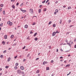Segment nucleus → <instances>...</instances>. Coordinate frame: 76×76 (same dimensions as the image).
I'll use <instances>...</instances> for the list:
<instances>
[{
	"mask_svg": "<svg viewBox=\"0 0 76 76\" xmlns=\"http://www.w3.org/2000/svg\"><path fill=\"white\" fill-rule=\"evenodd\" d=\"M17 44L16 43H14L12 45V46H13V47H14V46H16Z\"/></svg>",
	"mask_w": 76,
	"mask_h": 76,
	"instance_id": "f8f14e48",
	"label": "nucleus"
},
{
	"mask_svg": "<svg viewBox=\"0 0 76 76\" xmlns=\"http://www.w3.org/2000/svg\"><path fill=\"white\" fill-rule=\"evenodd\" d=\"M23 62L25 61H26V59H23Z\"/></svg>",
	"mask_w": 76,
	"mask_h": 76,
	"instance_id": "5fc2aeb1",
	"label": "nucleus"
},
{
	"mask_svg": "<svg viewBox=\"0 0 76 76\" xmlns=\"http://www.w3.org/2000/svg\"><path fill=\"white\" fill-rule=\"evenodd\" d=\"M46 10H47V8H45L43 10V11L44 12H45V11H46Z\"/></svg>",
	"mask_w": 76,
	"mask_h": 76,
	"instance_id": "cd10ccee",
	"label": "nucleus"
},
{
	"mask_svg": "<svg viewBox=\"0 0 76 76\" xmlns=\"http://www.w3.org/2000/svg\"><path fill=\"white\" fill-rule=\"evenodd\" d=\"M6 50H5V51H4L3 52V53H6Z\"/></svg>",
	"mask_w": 76,
	"mask_h": 76,
	"instance_id": "e433bc0d",
	"label": "nucleus"
},
{
	"mask_svg": "<svg viewBox=\"0 0 76 76\" xmlns=\"http://www.w3.org/2000/svg\"><path fill=\"white\" fill-rule=\"evenodd\" d=\"M71 22V20H69L68 21L69 23H70Z\"/></svg>",
	"mask_w": 76,
	"mask_h": 76,
	"instance_id": "a18cd8bd",
	"label": "nucleus"
},
{
	"mask_svg": "<svg viewBox=\"0 0 76 76\" xmlns=\"http://www.w3.org/2000/svg\"><path fill=\"white\" fill-rule=\"evenodd\" d=\"M11 58L10 57H9L8 59V61H9L10 60Z\"/></svg>",
	"mask_w": 76,
	"mask_h": 76,
	"instance_id": "4468645a",
	"label": "nucleus"
},
{
	"mask_svg": "<svg viewBox=\"0 0 76 76\" xmlns=\"http://www.w3.org/2000/svg\"><path fill=\"white\" fill-rule=\"evenodd\" d=\"M69 33H70V32H67L66 33V35H68L69 34Z\"/></svg>",
	"mask_w": 76,
	"mask_h": 76,
	"instance_id": "49530a36",
	"label": "nucleus"
},
{
	"mask_svg": "<svg viewBox=\"0 0 76 76\" xmlns=\"http://www.w3.org/2000/svg\"><path fill=\"white\" fill-rule=\"evenodd\" d=\"M29 12L30 13H33L34 12L33 11V9H31L29 10Z\"/></svg>",
	"mask_w": 76,
	"mask_h": 76,
	"instance_id": "f257e3e1",
	"label": "nucleus"
},
{
	"mask_svg": "<svg viewBox=\"0 0 76 76\" xmlns=\"http://www.w3.org/2000/svg\"><path fill=\"white\" fill-rule=\"evenodd\" d=\"M55 35H56V33L55 32H53L52 34V36L54 37V36H55Z\"/></svg>",
	"mask_w": 76,
	"mask_h": 76,
	"instance_id": "39448f33",
	"label": "nucleus"
},
{
	"mask_svg": "<svg viewBox=\"0 0 76 76\" xmlns=\"http://www.w3.org/2000/svg\"><path fill=\"white\" fill-rule=\"evenodd\" d=\"M26 12V10H23V13H25Z\"/></svg>",
	"mask_w": 76,
	"mask_h": 76,
	"instance_id": "393cba45",
	"label": "nucleus"
},
{
	"mask_svg": "<svg viewBox=\"0 0 76 76\" xmlns=\"http://www.w3.org/2000/svg\"><path fill=\"white\" fill-rule=\"evenodd\" d=\"M28 25H26L25 26V28H28Z\"/></svg>",
	"mask_w": 76,
	"mask_h": 76,
	"instance_id": "dca6fc26",
	"label": "nucleus"
},
{
	"mask_svg": "<svg viewBox=\"0 0 76 76\" xmlns=\"http://www.w3.org/2000/svg\"><path fill=\"white\" fill-rule=\"evenodd\" d=\"M3 57H4V56L3 55H1V56H0L1 58H3Z\"/></svg>",
	"mask_w": 76,
	"mask_h": 76,
	"instance_id": "aec40b11",
	"label": "nucleus"
},
{
	"mask_svg": "<svg viewBox=\"0 0 76 76\" xmlns=\"http://www.w3.org/2000/svg\"><path fill=\"white\" fill-rule=\"evenodd\" d=\"M39 60V58H37L36 59V60Z\"/></svg>",
	"mask_w": 76,
	"mask_h": 76,
	"instance_id": "13d9d810",
	"label": "nucleus"
},
{
	"mask_svg": "<svg viewBox=\"0 0 76 76\" xmlns=\"http://www.w3.org/2000/svg\"><path fill=\"white\" fill-rule=\"evenodd\" d=\"M45 1H46V0H45L44 1H42V3H45Z\"/></svg>",
	"mask_w": 76,
	"mask_h": 76,
	"instance_id": "7c9ffc66",
	"label": "nucleus"
},
{
	"mask_svg": "<svg viewBox=\"0 0 76 76\" xmlns=\"http://www.w3.org/2000/svg\"><path fill=\"white\" fill-rule=\"evenodd\" d=\"M3 15H5V11L4 10L3 12Z\"/></svg>",
	"mask_w": 76,
	"mask_h": 76,
	"instance_id": "bb28decb",
	"label": "nucleus"
},
{
	"mask_svg": "<svg viewBox=\"0 0 76 76\" xmlns=\"http://www.w3.org/2000/svg\"><path fill=\"white\" fill-rule=\"evenodd\" d=\"M14 68L15 69H18V67H17V66H15L14 67Z\"/></svg>",
	"mask_w": 76,
	"mask_h": 76,
	"instance_id": "c9c22d12",
	"label": "nucleus"
},
{
	"mask_svg": "<svg viewBox=\"0 0 76 76\" xmlns=\"http://www.w3.org/2000/svg\"><path fill=\"white\" fill-rule=\"evenodd\" d=\"M74 48H76V45H75Z\"/></svg>",
	"mask_w": 76,
	"mask_h": 76,
	"instance_id": "0e129e2a",
	"label": "nucleus"
},
{
	"mask_svg": "<svg viewBox=\"0 0 76 76\" xmlns=\"http://www.w3.org/2000/svg\"><path fill=\"white\" fill-rule=\"evenodd\" d=\"M36 72L37 73H39V69H38L36 71Z\"/></svg>",
	"mask_w": 76,
	"mask_h": 76,
	"instance_id": "9d476101",
	"label": "nucleus"
},
{
	"mask_svg": "<svg viewBox=\"0 0 76 76\" xmlns=\"http://www.w3.org/2000/svg\"><path fill=\"white\" fill-rule=\"evenodd\" d=\"M20 68L22 70H24V67H23V66H21L20 67Z\"/></svg>",
	"mask_w": 76,
	"mask_h": 76,
	"instance_id": "20e7f679",
	"label": "nucleus"
},
{
	"mask_svg": "<svg viewBox=\"0 0 76 76\" xmlns=\"http://www.w3.org/2000/svg\"><path fill=\"white\" fill-rule=\"evenodd\" d=\"M51 23H52V22L51 21H50L48 23V25H50V24H51Z\"/></svg>",
	"mask_w": 76,
	"mask_h": 76,
	"instance_id": "c756f323",
	"label": "nucleus"
},
{
	"mask_svg": "<svg viewBox=\"0 0 76 76\" xmlns=\"http://www.w3.org/2000/svg\"><path fill=\"white\" fill-rule=\"evenodd\" d=\"M19 5V3H17L16 4V6H18Z\"/></svg>",
	"mask_w": 76,
	"mask_h": 76,
	"instance_id": "e2e57ef3",
	"label": "nucleus"
},
{
	"mask_svg": "<svg viewBox=\"0 0 76 76\" xmlns=\"http://www.w3.org/2000/svg\"><path fill=\"white\" fill-rule=\"evenodd\" d=\"M58 10L56 9L55 10V12L56 13H58Z\"/></svg>",
	"mask_w": 76,
	"mask_h": 76,
	"instance_id": "4be33fe9",
	"label": "nucleus"
},
{
	"mask_svg": "<svg viewBox=\"0 0 76 76\" xmlns=\"http://www.w3.org/2000/svg\"><path fill=\"white\" fill-rule=\"evenodd\" d=\"M3 26V23L0 24V26Z\"/></svg>",
	"mask_w": 76,
	"mask_h": 76,
	"instance_id": "37998d69",
	"label": "nucleus"
},
{
	"mask_svg": "<svg viewBox=\"0 0 76 76\" xmlns=\"http://www.w3.org/2000/svg\"><path fill=\"white\" fill-rule=\"evenodd\" d=\"M18 57V56H16L14 57V58H17V57Z\"/></svg>",
	"mask_w": 76,
	"mask_h": 76,
	"instance_id": "3c124183",
	"label": "nucleus"
},
{
	"mask_svg": "<svg viewBox=\"0 0 76 76\" xmlns=\"http://www.w3.org/2000/svg\"><path fill=\"white\" fill-rule=\"evenodd\" d=\"M38 11H39V13H41V9H39L38 10Z\"/></svg>",
	"mask_w": 76,
	"mask_h": 76,
	"instance_id": "f3484780",
	"label": "nucleus"
},
{
	"mask_svg": "<svg viewBox=\"0 0 76 76\" xmlns=\"http://www.w3.org/2000/svg\"><path fill=\"white\" fill-rule=\"evenodd\" d=\"M70 50H66V51H65V52H66V53H67V52H69V51Z\"/></svg>",
	"mask_w": 76,
	"mask_h": 76,
	"instance_id": "58836bf2",
	"label": "nucleus"
},
{
	"mask_svg": "<svg viewBox=\"0 0 76 76\" xmlns=\"http://www.w3.org/2000/svg\"><path fill=\"white\" fill-rule=\"evenodd\" d=\"M71 9V7H69L68 8V9Z\"/></svg>",
	"mask_w": 76,
	"mask_h": 76,
	"instance_id": "4c0bfd02",
	"label": "nucleus"
},
{
	"mask_svg": "<svg viewBox=\"0 0 76 76\" xmlns=\"http://www.w3.org/2000/svg\"><path fill=\"white\" fill-rule=\"evenodd\" d=\"M54 75H55V72H53L52 75V76H54Z\"/></svg>",
	"mask_w": 76,
	"mask_h": 76,
	"instance_id": "412c9836",
	"label": "nucleus"
},
{
	"mask_svg": "<svg viewBox=\"0 0 76 76\" xmlns=\"http://www.w3.org/2000/svg\"><path fill=\"white\" fill-rule=\"evenodd\" d=\"M63 8H66V6L65 5H64L63 6Z\"/></svg>",
	"mask_w": 76,
	"mask_h": 76,
	"instance_id": "052dcab7",
	"label": "nucleus"
},
{
	"mask_svg": "<svg viewBox=\"0 0 76 76\" xmlns=\"http://www.w3.org/2000/svg\"><path fill=\"white\" fill-rule=\"evenodd\" d=\"M10 23V21H9L7 22V23L8 25H9Z\"/></svg>",
	"mask_w": 76,
	"mask_h": 76,
	"instance_id": "a878e982",
	"label": "nucleus"
},
{
	"mask_svg": "<svg viewBox=\"0 0 76 76\" xmlns=\"http://www.w3.org/2000/svg\"><path fill=\"white\" fill-rule=\"evenodd\" d=\"M37 34V33H35L34 34V37H35V35H36Z\"/></svg>",
	"mask_w": 76,
	"mask_h": 76,
	"instance_id": "2f4dec72",
	"label": "nucleus"
},
{
	"mask_svg": "<svg viewBox=\"0 0 76 76\" xmlns=\"http://www.w3.org/2000/svg\"><path fill=\"white\" fill-rule=\"evenodd\" d=\"M2 11V8H1L0 9V11L1 12Z\"/></svg>",
	"mask_w": 76,
	"mask_h": 76,
	"instance_id": "864d4df0",
	"label": "nucleus"
},
{
	"mask_svg": "<svg viewBox=\"0 0 76 76\" xmlns=\"http://www.w3.org/2000/svg\"><path fill=\"white\" fill-rule=\"evenodd\" d=\"M67 44H68V45H69V47H71L72 45H71L70 43H67Z\"/></svg>",
	"mask_w": 76,
	"mask_h": 76,
	"instance_id": "6e6552de",
	"label": "nucleus"
},
{
	"mask_svg": "<svg viewBox=\"0 0 76 76\" xmlns=\"http://www.w3.org/2000/svg\"><path fill=\"white\" fill-rule=\"evenodd\" d=\"M70 66V64H68L66 65V66L65 67H69V66Z\"/></svg>",
	"mask_w": 76,
	"mask_h": 76,
	"instance_id": "2eb2a0df",
	"label": "nucleus"
},
{
	"mask_svg": "<svg viewBox=\"0 0 76 76\" xmlns=\"http://www.w3.org/2000/svg\"><path fill=\"white\" fill-rule=\"evenodd\" d=\"M12 24L13 23H12V22H10V23L9 24V25H10V26H11L12 25Z\"/></svg>",
	"mask_w": 76,
	"mask_h": 76,
	"instance_id": "6ab92c4d",
	"label": "nucleus"
},
{
	"mask_svg": "<svg viewBox=\"0 0 76 76\" xmlns=\"http://www.w3.org/2000/svg\"><path fill=\"white\" fill-rule=\"evenodd\" d=\"M53 62H54V61H53V60H52L51 61V63H53Z\"/></svg>",
	"mask_w": 76,
	"mask_h": 76,
	"instance_id": "de8ad7c7",
	"label": "nucleus"
},
{
	"mask_svg": "<svg viewBox=\"0 0 76 76\" xmlns=\"http://www.w3.org/2000/svg\"><path fill=\"white\" fill-rule=\"evenodd\" d=\"M48 1H49V0H47L46 2H45V3H47L48 2Z\"/></svg>",
	"mask_w": 76,
	"mask_h": 76,
	"instance_id": "a19ab883",
	"label": "nucleus"
},
{
	"mask_svg": "<svg viewBox=\"0 0 76 76\" xmlns=\"http://www.w3.org/2000/svg\"><path fill=\"white\" fill-rule=\"evenodd\" d=\"M62 22V19H61L60 20V21L59 22L60 24H61V23Z\"/></svg>",
	"mask_w": 76,
	"mask_h": 76,
	"instance_id": "a211bd4d",
	"label": "nucleus"
},
{
	"mask_svg": "<svg viewBox=\"0 0 76 76\" xmlns=\"http://www.w3.org/2000/svg\"><path fill=\"white\" fill-rule=\"evenodd\" d=\"M34 40L35 41H37V40H38V38H37V37L35 38L34 39Z\"/></svg>",
	"mask_w": 76,
	"mask_h": 76,
	"instance_id": "5701e85b",
	"label": "nucleus"
},
{
	"mask_svg": "<svg viewBox=\"0 0 76 76\" xmlns=\"http://www.w3.org/2000/svg\"><path fill=\"white\" fill-rule=\"evenodd\" d=\"M47 63H48V62L46 61H44L43 63V65H44L45 64H47Z\"/></svg>",
	"mask_w": 76,
	"mask_h": 76,
	"instance_id": "7ed1b4c3",
	"label": "nucleus"
},
{
	"mask_svg": "<svg viewBox=\"0 0 76 76\" xmlns=\"http://www.w3.org/2000/svg\"><path fill=\"white\" fill-rule=\"evenodd\" d=\"M58 49H56V52H58Z\"/></svg>",
	"mask_w": 76,
	"mask_h": 76,
	"instance_id": "338daca9",
	"label": "nucleus"
},
{
	"mask_svg": "<svg viewBox=\"0 0 76 76\" xmlns=\"http://www.w3.org/2000/svg\"><path fill=\"white\" fill-rule=\"evenodd\" d=\"M26 47V46H24L23 48L22 49H23V50L25 49V48Z\"/></svg>",
	"mask_w": 76,
	"mask_h": 76,
	"instance_id": "c03bdc74",
	"label": "nucleus"
},
{
	"mask_svg": "<svg viewBox=\"0 0 76 76\" xmlns=\"http://www.w3.org/2000/svg\"><path fill=\"white\" fill-rule=\"evenodd\" d=\"M7 35H5L4 36V38L5 39H7Z\"/></svg>",
	"mask_w": 76,
	"mask_h": 76,
	"instance_id": "423d86ee",
	"label": "nucleus"
},
{
	"mask_svg": "<svg viewBox=\"0 0 76 76\" xmlns=\"http://www.w3.org/2000/svg\"><path fill=\"white\" fill-rule=\"evenodd\" d=\"M46 70H50V68L48 67H47L46 68Z\"/></svg>",
	"mask_w": 76,
	"mask_h": 76,
	"instance_id": "9b49d317",
	"label": "nucleus"
},
{
	"mask_svg": "<svg viewBox=\"0 0 76 76\" xmlns=\"http://www.w3.org/2000/svg\"><path fill=\"white\" fill-rule=\"evenodd\" d=\"M22 72L21 70H17V73L18 74H20Z\"/></svg>",
	"mask_w": 76,
	"mask_h": 76,
	"instance_id": "f03ea898",
	"label": "nucleus"
},
{
	"mask_svg": "<svg viewBox=\"0 0 76 76\" xmlns=\"http://www.w3.org/2000/svg\"><path fill=\"white\" fill-rule=\"evenodd\" d=\"M21 74H22V75H24V72H23V71L21 72Z\"/></svg>",
	"mask_w": 76,
	"mask_h": 76,
	"instance_id": "ea45409f",
	"label": "nucleus"
},
{
	"mask_svg": "<svg viewBox=\"0 0 76 76\" xmlns=\"http://www.w3.org/2000/svg\"><path fill=\"white\" fill-rule=\"evenodd\" d=\"M0 6H1V7H3V4H1L0 5Z\"/></svg>",
	"mask_w": 76,
	"mask_h": 76,
	"instance_id": "b1692460",
	"label": "nucleus"
},
{
	"mask_svg": "<svg viewBox=\"0 0 76 76\" xmlns=\"http://www.w3.org/2000/svg\"><path fill=\"white\" fill-rule=\"evenodd\" d=\"M15 1V0H11V1Z\"/></svg>",
	"mask_w": 76,
	"mask_h": 76,
	"instance_id": "69168bd1",
	"label": "nucleus"
},
{
	"mask_svg": "<svg viewBox=\"0 0 76 76\" xmlns=\"http://www.w3.org/2000/svg\"><path fill=\"white\" fill-rule=\"evenodd\" d=\"M30 55V54L28 53V54L27 55V57H29V55Z\"/></svg>",
	"mask_w": 76,
	"mask_h": 76,
	"instance_id": "f704fd0d",
	"label": "nucleus"
},
{
	"mask_svg": "<svg viewBox=\"0 0 76 76\" xmlns=\"http://www.w3.org/2000/svg\"><path fill=\"white\" fill-rule=\"evenodd\" d=\"M65 41L66 42H68V40H67V39H66L65 40Z\"/></svg>",
	"mask_w": 76,
	"mask_h": 76,
	"instance_id": "09e8293b",
	"label": "nucleus"
},
{
	"mask_svg": "<svg viewBox=\"0 0 76 76\" xmlns=\"http://www.w3.org/2000/svg\"><path fill=\"white\" fill-rule=\"evenodd\" d=\"M56 12H54V15H56Z\"/></svg>",
	"mask_w": 76,
	"mask_h": 76,
	"instance_id": "bf43d9fd",
	"label": "nucleus"
},
{
	"mask_svg": "<svg viewBox=\"0 0 76 76\" xmlns=\"http://www.w3.org/2000/svg\"><path fill=\"white\" fill-rule=\"evenodd\" d=\"M8 67H9V66H5L6 69H7V68H8Z\"/></svg>",
	"mask_w": 76,
	"mask_h": 76,
	"instance_id": "8fccbe9b",
	"label": "nucleus"
},
{
	"mask_svg": "<svg viewBox=\"0 0 76 76\" xmlns=\"http://www.w3.org/2000/svg\"><path fill=\"white\" fill-rule=\"evenodd\" d=\"M15 65L16 66H18V63H16L15 64Z\"/></svg>",
	"mask_w": 76,
	"mask_h": 76,
	"instance_id": "72a5a7b5",
	"label": "nucleus"
},
{
	"mask_svg": "<svg viewBox=\"0 0 76 76\" xmlns=\"http://www.w3.org/2000/svg\"><path fill=\"white\" fill-rule=\"evenodd\" d=\"M13 37H14V35H12L11 36V38L12 39L13 38Z\"/></svg>",
	"mask_w": 76,
	"mask_h": 76,
	"instance_id": "1a4fd4ad",
	"label": "nucleus"
},
{
	"mask_svg": "<svg viewBox=\"0 0 76 76\" xmlns=\"http://www.w3.org/2000/svg\"><path fill=\"white\" fill-rule=\"evenodd\" d=\"M58 3V1H56V2H55V3H56V4H57V3Z\"/></svg>",
	"mask_w": 76,
	"mask_h": 76,
	"instance_id": "6e6d98bb",
	"label": "nucleus"
},
{
	"mask_svg": "<svg viewBox=\"0 0 76 76\" xmlns=\"http://www.w3.org/2000/svg\"><path fill=\"white\" fill-rule=\"evenodd\" d=\"M55 34H58L59 33V32H58V31L57 30L56 32H55Z\"/></svg>",
	"mask_w": 76,
	"mask_h": 76,
	"instance_id": "c85d7f7f",
	"label": "nucleus"
},
{
	"mask_svg": "<svg viewBox=\"0 0 76 76\" xmlns=\"http://www.w3.org/2000/svg\"><path fill=\"white\" fill-rule=\"evenodd\" d=\"M74 42H76V39H75L74 40Z\"/></svg>",
	"mask_w": 76,
	"mask_h": 76,
	"instance_id": "774afa93",
	"label": "nucleus"
},
{
	"mask_svg": "<svg viewBox=\"0 0 76 76\" xmlns=\"http://www.w3.org/2000/svg\"><path fill=\"white\" fill-rule=\"evenodd\" d=\"M36 23L34 22L32 24V25H35V24Z\"/></svg>",
	"mask_w": 76,
	"mask_h": 76,
	"instance_id": "79ce46f5",
	"label": "nucleus"
},
{
	"mask_svg": "<svg viewBox=\"0 0 76 76\" xmlns=\"http://www.w3.org/2000/svg\"><path fill=\"white\" fill-rule=\"evenodd\" d=\"M63 58V57L62 56H61L60 57V59H62Z\"/></svg>",
	"mask_w": 76,
	"mask_h": 76,
	"instance_id": "603ef678",
	"label": "nucleus"
},
{
	"mask_svg": "<svg viewBox=\"0 0 76 76\" xmlns=\"http://www.w3.org/2000/svg\"><path fill=\"white\" fill-rule=\"evenodd\" d=\"M12 8H13V9H15V5H12Z\"/></svg>",
	"mask_w": 76,
	"mask_h": 76,
	"instance_id": "ddd939ff",
	"label": "nucleus"
},
{
	"mask_svg": "<svg viewBox=\"0 0 76 76\" xmlns=\"http://www.w3.org/2000/svg\"><path fill=\"white\" fill-rule=\"evenodd\" d=\"M42 5H40L39 6V7L41 8V7H42Z\"/></svg>",
	"mask_w": 76,
	"mask_h": 76,
	"instance_id": "680f3d73",
	"label": "nucleus"
},
{
	"mask_svg": "<svg viewBox=\"0 0 76 76\" xmlns=\"http://www.w3.org/2000/svg\"><path fill=\"white\" fill-rule=\"evenodd\" d=\"M2 44H3V45H5L6 43L5 42H4V41H3L2 42Z\"/></svg>",
	"mask_w": 76,
	"mask_h": 76,
	"instance_id": "0eeeda50",
	"label": "nucleus"
},
{
	"mask_svg": "<svg viewBox=\"0 0 76 76\" xmlns=\"http://www.w3.org/2000/svg\"><path fill=\"white\" fill-rule=\"evenodd\" d=\"M53 27H56V24H54L53 25Z\"/></svg>",
	"mask_w": 76,
	"mask_h": 76,
	"instance_id": "473e14b6",
	"label": "nucleus"
},
{
	"mask_svg": "<svg viewBox=\"0 0 76 76\" xmlns=\"http://www.w3.org/2000/svg\"><path fill=\"white\" fill-rule=\"evenodd\" d=\"M49 49H51V46H49Z\"/></svg>",
	"mask_w": 76,
	"mask_h": 76,
	"instance_id": "4d7b16f0",
	"label": "nucleus"
}]
</instances>
